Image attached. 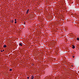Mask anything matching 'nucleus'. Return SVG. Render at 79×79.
<instances>
[{"instance_id":"15","label":"nucleus","mask_w":79,"mask_h":79,"mask_svg":"<svg viewBox=\"0 0 79 79\" xmlns=\"http://www.w3.org/2000/svg\"><path fill=\"white\" fill-rule=\"evenodd\" d=\"M31 79H32V78H31Z\"/></svg>"},{"instance_id":"11","label":"nucleus","mask_w":79,"mask_h":79,"mask_svg":"<svg viewBox=\"0 0 79 79\" xmlns=\"http://www.w3.org/2000/svg\"><path fill=\"white\" fill-rule=\"evenodd\" d=\"M15 21H16V19H15Z\"/></svg>"},{"instance_id":"10","label":"nucleus","mask_w":79,"mask_h":79,"mask_svg":"<svg viewBox=\"0 0 79 79\" xmlns=\"http://www.w3.org/2000/svg\"><path fill=\"white\" fill-rule=\"evenodd\" d=\"M15 24H16V21H15Z\"/></svg>"},{"instance_id":"9","label":"nucleus","mask_w":79,"mask_h":79,"mask_svg":"<svg viewBox=\"0 0 79 79\" xmlns=\"http://www.w3.org/2000/svg\"><path fill=\"white\" fill-rule=\"evenodd\" d=\"M27 79H29V77H27Z\"/></svg>"},{"instance_id":"3","label":"nucleus","mask_w":79,"mask_h":79,"mask_svg":"<svg viewBox=\"0 0 79 79\" xmlns=\"http://www.w3.org/2000/svg\"><path fill=\"white\" fill-rule=\"evenodd\" d=\"M3 47L4 48H6V45H4L3 46Z\"/></svg>"},{"instance_id":"2","label":"nucleus","mask_w":79,"mask_h":79,"mask_svg":"<svg viewBox=\"0 0 79 79\" xmlns=\"http://www.w3.org/2000/svg\"><path fill=\"white\" fill-rule=\"evenodd\" d=\"M19 45L20 46H23V44H22V43H19Z\"/></svg>"},{"instance_id":"4","label":"nucleus","mask_w":79,"mask_h":79,"mask_svg":"<svg viewBox=\"0 0 79 79\" xmlns=\"http://www.w3.org/2000/svg\"><path fill=\"white\" fill-rule=\"evenodd\" d=\"M72 48H75V46H74V45H73Z\"/></svg>"},{"instance_id":"8","label":"nucleus","mask_w":79,"mask_h":79,"mask_svg":"<svg viewBox=\"0 0 79 79\" xmlns=\"http://www.w3.org/2000/svg\"><path fill=\"white\" fill-rule=\"evenodd\" d=\"M12 71V69H10V71Z\"/></svg>"},{"instance_id":"13","label":"nucleus","mask_w":79,"mask_h":79,"mask_svg":"<svg viewBox=\"0 0 79 79\" xmlns=\"http://www.w3.org/2000/svg\"><path fill=\"white\" fill-rule=\"evenodd\" d=\"M3 52H4V51H5V50H3L2 51Z\"/></svg>"},{"instance_id":"6","label":"nucleus","mask_w":79,"mask_h":79,"mask_svg":"<svg viewBox=\"0 0 79 79\" xmlns=\"http://www.w3.org/2000/svg\"><path fill=\"white\" fill-rule=\"evenodd\" d=\"M34 76H32L31 77V78L33 79H34Z\"/></svg>"},{"instance_id":"5","label":"nucleus","mask_w":79,"mask_h":79,"mask_svg":"<svg viewBox=\"0 0 79 79\" xmlns=\"http://www.w3.org/2000/svg\"><path fill=\"white\" fill-rule=\"evenodd\" d=\"M11 22L12 23H13V20H11Z\"/></svg>"},{"instance_id":"1","label":"nucleus","mask_w":79,"mask_h":79,"mask_svg":"<svg viewBox=\"0 0 79 79\" xmlns=\"http://www.w3.org/2000/svg\"><path fill=\"white\" fill-rule=\"evenodd\" d=\"M29 10L28 9L27 11V12H26V14H27V13H28V12H29Z\"/></svg>"},{"instance_id":"14","label":"nucleus","mask_w":79,"mask_h":79,"mask_svg":"<svg viewBox=\"0 0 79 79\" xmlns=\"http://www.w3.org/2000/svg\"><path fill=\"white\" fill-rule=\"evenodd\" d=\"M1 52H3V51H2L1 50Z\"/></svg>"},{"instance_id":"12","label":"nucleus","mask_w":79,"mask_h":79,"mask_svg":"<svg viewBox=\"0 0 79 79\" xmlns=\"http://www.w3.org/2000/svg\"><path fill=\"white\" fill-rule=\"evenodd\" d=\"M73 58H74V56H73Z\"/></svg>"},{"instance_id":"7","label":"nucleus","mask_w":79,"mask_h":79,"mask_svg":"<svg viewBox=\"0 0 79 79\" xmlns=\"http://www.w3.org/2000/svg\"><path fill=\"white\" fill-rule=\"evenodd\" d=\"M77 40H79V38H77Z\"/></svg>"}]
</instances>
